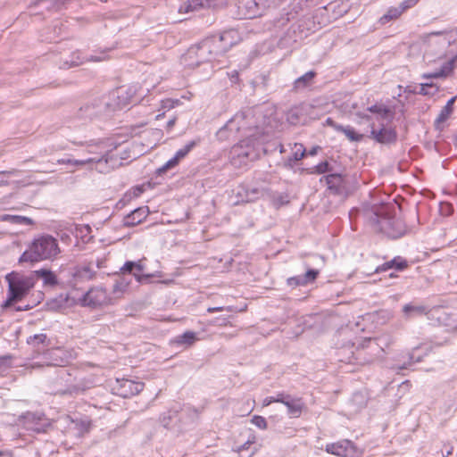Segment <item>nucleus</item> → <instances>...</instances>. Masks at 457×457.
Instances as JSON below:
<instances>
[{
    "label": "nucleus",
    "mask_w": 457,
    "mask_h": 457,
    "mask_svg": "<svg viewBox=\"0 0 457 457\" xmlns=\"http://www.w3.org/2000/svg\"><path fill=\"white\" fill-rule=\"evenodd\" d=\"M453 113V110L449 109V107H443L440 111L437 118L435 120V126L437 129H440V125L447 120L450 115Z\"/></svg>",
    "instance_id": "nucleus-37"
},
{
    "label": "nucleus",
    "mask_w": 457,
    "mask_h": 457,
    "mask_svg": "<svg viewBox=\"0 0 457 457\" xmlns=\"http://www.w3.org/2000/svg\"><path fill=\"white\" fill-rule=\"evenodd\" d=\"M204 7H219L226 4V0H201Z\"/></svg>",
    "instance_id": "nucleus-43"
},
{
    "label": "nucleus",
    "mask_w": 457,
    "mask_h": 457,
    "mask_svg": "<svg viewBox=\"0 0 457 457\" xmlns=\"http://www.w3.org/2000/svg\"><path fill=\"white\" fill-rule=\"evenodd\" d=\"M10 177L0 176V187L7 186L9 184L8 179Z\"/></svg>",
    "instance_id": "nucleus-58"
},
{
    "label": "nucleus",
    "mask_w": 457,
    "mask_h": 457,
    "mask_svg": "<svg viewBox=\"0 0 457 457\" xmlns=\"http://www.w3.org/2000/svg\"><path fill=\"white\" fill-rule=\"evenodd\" d=\"M287 0H238L239 13L245 19L262 15L266 11L279 7Z\"/></svg>",
    "instance_id": "nucleus-6"
},
{
    "label": "nucleus",
    "mask_w": 457,
    "mask_h": 457,
    "mask_svg": "<svg viewBox=\"0 0 457 457\" xmlns=\"http://www.w3.org/2000/svg\"><path fill=\"white\" fill-rule=\"evenodd\" d=\"M105 104L99 101H95L91 104H87L80 107L79 110V116L83 119H92L100 115L105 109Z\"/></svg>",
    "instance_id": "nucleus-16"
},
{
    "label": "nucleus",
    "mask_w": 457,
    "mask_h": 457,
    "mask_svg": "<svg viewBox=\"0 0 457 457\" xmlns=\"http://www.w3.org/2000/svg\"><path fill=\"white\" fill-rule=\"evenodd\" d=\"M352 450L353 444L350 440H342L337 443L328 444L326 445L327 453L339 457L348 456Z\"/></svg>",
    "instance_id": "nucleus-15"
},
{
    "label": "nucleus",
    "mask_w": 457,
    "mask_h": 457,
    "mask_svg": "<svg viewBox=\"0 0 457 457\" xmlns=\"http://www.w3.org/2000/svg\"><path fill=\"white\" fill-rule=\"evenodd\" d=\"M403 312L406 319H411L427 314V307L421 304L407 303L403 307Z\"/></svg>",
    "instance_id": "nucleus-23"
},
{
    "label": "nucleus",
    "mask_w": 457,
    "mask_h": 457,
    "mask_svg": "<svg viewBox=\"0 0 457 457\" xmlns=\"http://www.w3.org/2000/svg\"><path fill=\"white\" fill-rule=\"evenodd\" d=\"M288 21V17L282 18L280 21H278V26H284L285 24L287 23Z\"/></svg>",
    "instance_id": "nucleus-62"
},
{
    "label": "nucleus",
    "mask_w": 457,
    "mask_h": 457,
    "mask_svg": "<svg viewBox=\"0 0 457 457\" xmlns=\"http://www.w3.org/2000/svg\"><path fill=\"white\" fill-rule=\"evenodd\" d=\"M12 356L10 354L0 356V376H4L12 367Z\"/></svg>",
    "instance_id": "nucleus-36"
},
{
    "label": "nucleus",
    "mask_w": 457,
    "mask_h": 457,
    "mask_svg": "<svg viewBox=\"0 0 457 457\" xmlns=\"http://www.w3.org/2000/svg\"><path fill=\"white\" fill-rule=\"evenodd\" d=\"M106 59L105 55L102 54L101 55H90L88 57H82L79 52L73 53L71 58L66 59L61 65L60 68L62 69H70L71 67L79 66L84 63L87 61L90 62H102Z\"/></svg>",
    "instance_id": "nucleus-14"
},
{
    "label": "nucleus",
    "mask_w": 457,
    "mask_h": 457,
    "mask_svg": "<svg viewBox=\"0 0 457 457\" xmlns=\"http://www.w3.org/2000/svg\"><path fill=\"white\" fill-rule=\"evenodd\" d=\"M305 154V148L302 144L295 143L292 147V156L294 161L301 160Z\"/></svg>",
    "instance_id": "nucleus-38"
},
{
    "label": "nucleus",
    "mask_w": 457,
    "mask_h": 457,
    "mask_svg": "<svg viewBox=\"0 0 457 457\" xmlns=\"http://www.w3.org/2000/svg\"><path fill=\"white\" fill-rule=\"evenodd\" d=\"M382 338H364L357 346L355 360L360 364H368L379 358L384 353Z\"/></svg>",
    "instance_id": "nucleus-7"
},
{
    "label": "nucleus",
    "mask_w": 457,
    "mask_h": 457,
    "mask_svg": "<svg viewBox=\"0 0 457 457\" xmlns=\"http://www.w3.org/2000/svg\"><path fill=\"white\" fill-rule=\"evenodd\" d=\"M68 362L66 354L62 349H54L50 351L46 356V361L43 363L35 362L32 364V368H40L45 365L46 366H58L62 367Z\"/></svg>",
    "instance_id": "nucleus-13"
},
{
    "label": "nucleus",
    "mask_w": 457,
    "mask_h": 457,
    "mask_svg": "<svg viewBox=\"0 0 457 457\" xmlns=\"http://www.w3.org/2000/svg\"><path fill=\"white\" fill-rule=\"evenodd\" d=\"M144 192V188L142 186H137V187H133L130 191H129L126 195H125V198H127L128 200H131L133 198H137L142 193Z\"/></svg>",
    "instance_id": "nucleus-41"
},
{
    "label": "nucleus",
    "mask_w": 457,
    "mask_h": 457,
    "mask_svg": "<svg viewBox=\"0 0 457 457\" xmlns=\"http://www.w3.org/2000/svg\"><path fill=\"white\" fill-rule=\"evenodd\" d=\"M103 162L107 163L108 159L106 157V154L100 152V153H98V156L89 157V158L83 159V160H73V162H71V165L84 166L87 164L91 165L94 163L101 165Z\"/></svg>",
    "instance_id": "nucleus-27"
},
{
    "label": "nucleus",
    "mask_w": 457,
    "mask_h": 457,
    "mask_svg": "<svg viewBox=\"0 0 457 457\" xmlns=\"http://www.w3.org/2000/svg\"><path fill=\"white\" fill-rule=\"evenodd\" d=\"M86 390V386L80 383H73L71 376L66 370H58L57 378L49 389L54 395H77Z\"/></svg>",
    "instance_id": "nucleus-8"
},
{
    "label": "nucleus",
    "mask_w": 457,
    "mask_h": 457,
    "mask_svg": "<svg viewBox=\"0 0 457 457\" xmlns=\"http://www.w3.org/2000/svg\"><path fill=\"white\" fill-rule=\"evenodd\" d=\"M283 404L287 406V413L294 418H298L304 409V403L301 398H295L289 395H285Z\"/></svg>",
    "instance_id": "nucleus-18"
},
{
    "label": "nucleus",
    "mask_w": 457,
    "mask_h": 457,
    "mask_svg": "<svg viewBox=\"0 0 457 457\" xmlns=\"http://www.w3.org/2000/svg\"><path fill=\"white\" fill-rule=\"evenodd\" d=\"M287 120L291 123H296L298 121V109H292L287 114Z\"/></svg>",
    "instance_id": "nucleus-50"
},
{
    "label": "nucleus",
    "mask_w": 457,
    "mask_h": 457,
    "mask_svg": "<svg viewBox=\"0 0 457 457\" xmlns=\"http://www.w3.org/2000/svg\"><path fill=\"white\" fill-rule=\"evenodd\" d=\"M252 192L253 194L255 195L254 198L259 197V195H262V193L258 188H253ZM249 200H253V197L250 198Z\"/></svg>",
    "instance_id": "nucleus-61"
},
{
    "label": "nucleus",
    "mask_w": 457,
    "mask_h": 457,
    "mask_svg": "<svg viewBox=\"0 0 457 457\" xmlns=\"http://www.w3.org/2000/svg\"><path fill=\"white\" fill-rule=\"evenodd\" d=\"M316 172L319 174L326 173L331 170L329 164L328 162H322L319 163L316 167Z\"/></svg>",
    "instance_id": "nucleus-47"
},
{
    "label": "nucleus",
    "mask_w": 457,
    "mask_h": 457,
    "mask_svg": "<svg viewBox=\"0 0 457 457\" xmlns=\"http://www.w3.org/2000/svg\"><path fill=\"white\" fill-rule=\"evenodd\" d=\"M373 114L377 115V118L381 120H390L393 117V112L390 108L383 104H376L367 109Z\"/></svg>",
    "instance_id": "nucleus-22"
},
{
    "label": "nucleus",
    "mask_w": 457,
    "mask_h": 457,
    "mask_svg": "<svg viewBox=\"0 0 457 457\" xmlns=\"http://www.w3.org/2000/svg\"><path fill=\"white\" fill-rule=\"evenodd\" d=\"M394 204H382L377 207L370 216V221L374 229L386 234L392 238L404 235L406 228L402 220L395 215Z\"/></svg>",
    "instance_id": "nucleus-1"
},
{
    "label": "nucleus",
    "mask_w": 457,
    "mask_h": 457,
    "mask_svg": "<svg viewBox=\"0 0 457 457\" xmlns=\"http://www.w3.org/2000/svg\"><path fill=\"white\" fill-rule=\"evenodd\" d=\"M356 115H357L359 118H361V119L367 120H370V116H369V115H367V114H365V113H360V112H358Z\"/></svg>",
    "instance_id": "nucleus-63"
},
{
    "label": "nucleus",
    "mask_w": 457,
    "mask_h": 457,
    "mask_svg": "<svg viewBox=\"0 0 457 457\" xmlns=\"http://www.w3.org/2000/svg\"><path fill=\"white\" fill-rule=\"evenodd\" d=\"M214 56L213 46L212 41L205 39L200 44L191 46L182 56V63L189 68H195L201 63L210 62Z\"/></svg>",
    "instance_id": "nucleus-5"
},
{
    "label": "nucleus",
    "mask_w": 457,
    "mask_h": 457,
    "mask_svg": "<svg viewBox=\"0 0 457 457\" xmlns=\"http://www.w3.org/2000/svg\"><path fill=\"white\" fill-rule=\"evenodd\" d=\"M319 148H320L319 146H315V147L312 148L309 152V154L315 155L317 154Z\"/></svg>",
    "instance_id": "nucleus-64"
},
{
    "label": "nucleus",
    "mask_w": 457,
    "mask_h": 457,
    "mask_svg": "<svg viewBox=\"0 0 457 457\" xmlns=\"http://www.w3.org/2000/svg\"><path fill=\"white\" fill-rule=\"evenodd\" d=\"M327 122L332 126L337 131L342 132L350 141H360L362 138L361 134H358L353 128L350 126L344 127L342 125L336 124L330 118L327 120Z\"/></svg>",
    "instance_id": "nucleus-20"
},
{
    "label": "nucleus",
    "mask_w": 457,
    "mask_h": 457,
    "mask_svg": "<svg viewBox=\"0 0 457 457\" xmlns=\"http://www.w3.org/2000/svg\"><path fill=\"white\" fill-rule=\"evenodd\" d=\"M197 340L196 334L193 331H186L182 335L177 336L173 343L178 345H184L186 347H189L195 344Z\"/></svg>",
    "instance_id": "nucleus-25"
},
{
    "label": "nucleus",
    "mask_w": 457,
    "mask_h": 457,
    "mask_svg": "<svg viewBox=\"0 0 457 457\" xmlns=\"http://www.w3.org/2000/svg\"><path fill=\"white\" fill-rule=\"evenodd\" d=\"M129 281L126 280L124 278H118L113 287H112V293L117 296L120 297L129 287Z\"/></svg>",
    "instance_id": "nucleus-34"
},
{
    "label": "nucleus",
    "mask_w": 457,
    "mask_h": 457,
    "mask_svg": "<svg viewBox=\"0 0 457 457\" xmlns=\"http://www.w3.org/2000/svg\"><path fill=\"white\" fill-rule=\"evenodd\" d=\"M203 7L204 5L201 0H188L179 7V12L181 13H189L195 12Z\"/></svg>",
    "instance_id": "nucleus-30"
},
{
    "label": "nucleus",
    "mask_w": 457,
    "mask_h": 457,
    "mask_svg": "<svg viewBox=\"0 0 457 457\" xmlns=\"http://www.w3.org/2000/svg\"><path fill=\"white\" fill-rule=\"evenodd\" d=\"M96 270L91 264L84 265L76 271V276L80 279L89 280L95 277Z\"/></svg>",
    "instance_id": "nucleus-31"
},
{
    "label": "nucleus",
    "mask_w": 457,
    "mask_h": 457,
    "mask_svg": "<svg viewBox=\"0 0 457 457\" xmlns=\"http://www.w3.org/2000/svg\"><path fill=\"white\" fill-rule=\"evenodd\" d=\"M407 267L406 261L403 260L401 257L395 258L389 262H385L381 267L377 269L378 271H385L389 269H395L396 270H403Z\"/></svg>",
    "instance_id": "nucleus-28"
},
{
    "label": "nucleus",
    "mask_w": 457,
    "mask_h": 457,
    "mask_svg": "<svg viewBox=\"0 0 457 457\" xmlns=\"http://www.w3.org/2000/svg\"><path fill=\"white\" fill-rule=\"evenodd\" d=\"M260 137L257 134H246V138L234 145L232 154L239 158L254 159L257 156L255 146L259 144Z\"/></svg>",
    "instance_id": "nucleus-10"
},
{
    "label": "nucleus",
    "mask_w": 457,
    "mask_h": 457,
    "mask_svg": "<svg viewBox=\"0 0 457 457\" xmlns=\"http://www.w3.org/2000/svg\"><path fill=\"white\" fill-rule=\"evenodd\" d=\"M253 116L251 112H238L234 115L218 132L217 137L220 140L236 139L237 134L242 130L246 137L247 131L252 130V121ZM256 132L253 134L259 135V127H255Z\"/></svg>",
    "instance_id": "nucleus-4"
},
{
    "label": "nucleus",
    "mask_w": 457,
    "mask_h": 457,
    "mask_svg": "<svg viewBox=\"0 0 457 457\" xmlns=\"http://www.w3.org/2000/svg\"><path fill=\"white\" fill-rule=\"evenodd\" d=\"M5 280L8 283V295L2 304L3 309H7L14 303L22 300L34 287L33 278L18 272L8 273Z\"/></svg>",
    "instance_id": "nucleus-3"
},
{
    "label": "nucleus",
    "mask_w": 457,
    "mask_h": 457,
    "mask_svg": "<svg viewBox=\"0 0 457 457\" xmlns=\"http://www.w3.org/2000/svg\"><path fill=\"white\" fill-rule=\"evenodd\" d=\"M255 442V436H253L252 438H249L244 445H242L239 448H238V452H241L242 450L244 449H247L249 447V445H251L252 444H253Z\"/></svg>",
    "instance_id": "nucleus-55"
},
{
    "label": "nucleus",
    "mask_w": 457,
    "mask_h": 457,
    "mask_svg": "<svg viewBox=\"0 0 457 457\" xmlns=\"http://www.w3.org/2000/svg\"><path fill=\"white\" fill-rule=\"evenodd\" d=\"M36 275L43 280L46 286H55L57 284L56 275L49 270H39L35 271Z\"/></svg>",
    "instance_id": "nucleus-29"
},
{
    "label": "nucleus",
    "mask_w": 457,
    "mask_h": 457,
    "mask_svg": "<svg viewBox=\"0 0 457 457\" xmlns=\"http://www.w3.org/2000/svg\"><path fill=\"white\" fill-rule=\"evenodd\" d=\"M80 302L83 306L92 308L112 303V297L103 287L90 288L80 299Z\"/></svg>",
    "instance_id": "nucleus-9"
},
{
    "label": "nucleus",
    "mask_w": 457,
    "mask_h": 457,
    "mask_svg": "<svg viewBox=\"0 0 457 457\" xmlns=\"http://www.w3.org/2000/svg\"><path fill=\"white\" fill-rule=\"evenodd\" d=\"M57 240L50 235L36 237L28 250L20 257V262H37L45 260H54L60 253Z\"/></svg>",
    "instance_id": "nucleus-2"
},
{
    "label": "nucleus",
    "mask_w": 457,
    "mask_h": 457,
    "mask_svg": "<svg viewBox=\"0 0 457 457\" xmlns=\"http://www.w3.org/2000/svg\"><path fill=\"white\" fill-rule=\"evenodd\" d=\"M285 395L286 394H284V393H279L277 395V396H268V397L264 398V400L262 402V405L268 406V405L271 404L272 403H283Z\"/></svg>",
    "instance_id": "nucleus-40"
},
{
    "label": "nucleus",
    "mask_w": 457,
    "mask_h": 457,
    "mask_svg": "<svg viewBox=\"0 0 457 457\" xmlns=\"http://www.w3.org/2000/svg\"><path fill=\"white\" fill-rule=\"evenodd\" d=\"M323 179L326 181L328 187L337 193L341 192L345 187V179L339 173L329 174L325 176Z\"/></svg>",
    "instance_id": "nucleus-21"
},
{
    "label": "nucleus",
    "mask_w": 457,
    "mask_h": 457,
    "mask_svg": "<svg viewBox=\"0 0 457 457\" xmlns=\"http://www.w3.org/2000/svg\"><path fill=\"white\" fill-rule=\"evenodd\" d=\"M315 73L313 71H308L303 76L299 77L295 80V87L296 89L303 88L307 87L313 79Z\"/></svg>",
    "instance_id": "nucleus-33"
},
{
    "label": "nucleus",
    "mask_w": 457,
    "mask_h": 457,
    "mask_svg": "<svg viewBox=\"0 0 457 457\" xmlns=\"http://www.w3.org/2000/svg\"><path fill=\"white\" fill-rule=\"evenodd\" d=\"M455 100H456V96L452 97L451 99L448 100V102L446 103L445 107H449V109L453 111V104L455 103Z\"/></svg>",
    "instance_id": "nucleus-57"
},
{
    "label": "nucleus",
    "mask_w": 457,
    "mask_h": 457,
    "mask_svg": "<svg viewBox=\"0 0 457 457\" xmlns=\"http://www.w3.org/2000/svg\"><path fill=\"white\" fill-rule=\"evenodd\" d=\"M433 87V85L430 84V83H423L420 85V93L422 94V95H429L431 94L429 91H428V88H431Z\"/></svg>",
    "instance_id": "nucleus-54"
},
{
    "label": "nucleus",
    "mask_w": 457,
    "mask_h": 457,
    "mask_svg": "<svg viewBox=\"0 0 457 457\" xmlns=\"http://www.w3.org/2000/svg\"><path fill=\"white\" fill-rule=\"evenodd\" d=\"M179 162V161L174 156L172 157L171 159H170L163 166L162 168L161 169V170H167L170 168H173L174 166H176L178 163Z\"/></svg>",
    "instance_id": "nucleus-51"
},
{
    "label": "nucleus",
    "mask_w": 457,
    "mask_h": 457,
    "mask_svg": "<svg viewBox=\"0 0 457 457\" xmlns=\"http://www.w3.org/2000/svg\"><path fill=\"white\" fill-rule=\"evenodd\" d=\"M195 145H196L195 141H190L184 147H182L181 149L178 150L174 156L179 161L182 160L184 157H186L187 155V154L192 150V148Z\"/></svg>",
    "instance_id": "nucleus-39"
},
{
    "label": "nucleus",
    "mask_w": 457,
    "mask_h": 457,
    "mask_svg": "<svg viewBox=\"0 0 457 457\" xmlns=\"http://www.w3.org/2000/svg\"><path fill=\"white\" fill-rule=\"evenodd\" d=\"M21 171L16 169L9 170H2L0 171V176L12 177L20 174Z\"/></svg>",
    "instance_id": "nucleus-53"
},
{
    "label": "nucleus",
    "mask_w": 457,
    "mask_h": 457,
    "mask_svg": "<svg viewBox=\"0 0 457 457\" xmlns=\"http://www.w3.org/2000/svg\"><path fill=\"white\" fill-rule=\"evenodd\" d=\"M238 37L237 31L234 29H230L228 31H224L219 37H213L212 38H207L208 41H212L213 46V51L216 55L220 54H224L227 52L233 45L237 43V39Z\"/></svg>",
    "instance_id": "nucleus-11"
},
{
    "label": "nucleus",
    "mask_w": 457,
    "mask_h": 457,
    "mask_svg": "<svg viewBox=\"0 0 457 457\" xmlns=\"http://www.w3.org/2000/svg\"><path fill=\"white\" fill-rule=\"evenodd\" d=\"M135 270L137 272L134 273V276L137 278V280L140 282L143 276L140 275L139 272L143 271V270H144V265L142 263V261H138V262H136Z\"/></svg>",
    "instance_id": "nucleus-49"
},
{
    "label": "nucleus",
    "mask_w": 457,
    "mask_h": 457,
    "mask_svg": "<svg viewBox=\"0 0 457 457\" xmlns=\"http://www.w3.org/2000/svg\"><path fill=\"white\" fill-rule=\"evenodd\" d=\"M72 162H73L72 159H59V160H57V163H59V164H69V165H71Z\"/></svg>",
    "instance_id": "nucleus-59"
},
{
    "label": "nucleus",
    "mask_w": 457,
    "mask_h": 457,
    "mask_svg": "<svg viewBox=\"0 0 457 457\" xmlns=\"http://www.w3.org/2000/svg\"><path fill=\"white\" fill-rule=\"evenodd\" d=\"M418 0H406L399 7H391L386 14L380 18V22L386 24L388 21L398 18L406 9L411 7Z\"/></svg>",
    "instance_id": "nucleus-17"
},
{
    "label": "nucleus",
    "mask_w": 457,
    "mask_h": 457,
    "mask_svg": "<svg viewBox=\"0 0 457 457\" xmlns=\"http://www.w3.org/2000/svg\"><path fill=\"white\" fill-rule=\"evenodd\" d=\"M446 76V71L445 69H440L438 71L427 73L423 75V78L426 79H433V78H442Z\"/></svg>",
    "instance_id": "nucleus-48"
},
{
    "label": "nucleus",
    "mask_w": 457,
    "mask_h": 457,
    "mask_svg": "<svg viewBox=\"0 0 457 457\" xmlns=\"http://www.w3.org/2000/svg\"><path fill=\"white\" fill-rule=\"evenodd\" d=\"M136 262H126L120 269L122 272H131L135 269Z\"/></svg>",
    "instance_id": "nucleus-52"
},
{
    "label": "nucleus",
    "mask_w": 457,
    "mask_h": 457,
    "mask_svg": "<svg viewBox=\"0 0 457 457\" xmlns=\"http://www.w3.org/2000/svg\"><path fill=\"white\" fill-rule=\"evenodd\" d=\"M46 339V336L45 334H36L28 338L29 344H43Z\"/></svg>",
    "instance_id": "nucleus-44"
},
{
    "label": "nucleus",
    "mask_w": 457,
    "mask_h": 457,
    "mask_svg": "<svg viewBox=\"0 0 457 457\" xmlns=\"http://www.w3.org/2000/svg\"><path fill=\"white\" fill-rule=\"evenodd\" d=\"M371 137L381 144H389L396 139V132L388 128H382L379 130H376L371 125Z\"/></svg>",
    "instance_id": "nucleus-19"
},
{
    "label": "nucleus",
    "mask_w": 457,
    "mask_h": 457,
    "mask_svg": "<svg viewBox=\"0 0 457 457\" xmlns=\"http://www.w3.org/2000/svg\"><path fill=\"white\" fill-rule=\"evenodd\" d=\"M41 417L37 416L34 413H27L25 416V426L28 429H30L32 431L40 432L42 431V427L38 426L37 424L34 425V421L40 420Z\"/></svg>",
    "instance_id": "nucleus-32"
},
{
    "label": "nucleus",
    "mask_w": 457,
    "mask_h": 457,
    "mask_svg": "<svg viewBox=\"0 0 457 457\" xmlns=\"http://www.w3.org/2000/svg\"><path fill=\"white\" fill-rule=\"evenodd\" d=\"M144 386L145 384L140 381L128 378H117L113 390L118 395L123 398H129L139 394L144 389Z\"/></svg>",
    "instance_id": "nucleus-12"
},
{
    "label": "nucleus",
    "mask_w": 457,
    "mask_h": 457,
    "mask_svg": "<svg viewBox=\"0 0 457 457\" xmlns=\"http://www.w3.org/2000/svg\"><path fill=\"white\" fill-rule=\"evenodd\" d=\"M251 422L256 426L257 428H261V429H266L267 428V421L266 420L262 417V416H258V415H255L252 418L251 420Z\"/></svg>",
    "instance_id": "nucleus-42"
},
{
    "label": "nucleus",
    "mask_w": 457,
    "mask_h": 457,
    "mask_svg": "<svg viewBox=\"0 0 457 457\" xmlns=\"http://www.w3.org/2000/svg\"><path fill=\"white\" fill-rule=\"evenodd\" d=\"M0 221H7L12 224L16 225H25V226H30L34 224V221L26 216H21V215H10V214H4L0 216Z\"/></svg>",
    "instance_id": "nucleus-26"
},
{
    "label": "nucleus",
    "mask_w": 457,
    "mask_h": 457,
    "mask_svg": "<svg viewBox=\"0 0 457 457\" xmlns=\"http://www.w3.org/2000/svg\"><path fill=\"white\" fill-rule=\"evenodd\" d=\"M230 311L231 308L230 307H224V306H219V307H210L207 309V312L212 313V312H222V311Z\"/></svg>",
    "instance_id": "nucleus-56"
},
{
    "label": "nucleus",
    "mask_w": 457,
    "mask_h": 457,
    "mask_svg": "<svg viewBox=\"0 0 457 457\" xmlns=\"http://www.w3.org/2000/svg\"><path fill=\"white\" fill-rule=\"evenodd\" d=\"M304 267L306 268V272L302 275L303 281L304 282V286H307L310 283H312L320 274L319 270L311 269L307 263H304Z\"/></svg>",
    "instance_id": "nucleus-35"
},
{
    "label": "nucleus",
    "mask_w": 457,
    "mask_h": 457,
    "mask_svg": "<svg viewBox=\"0 0 457 457\" xmlns=\"http://www.w3.org/2000/svg\"><path fill=\"white\" fill-rule=\"evenodd\" d=\"M176 123V118H172L170 119L168 122H167V129H170Z\"/></svg>",
    "instance_id": "nucleus-60"
},
{
    "label": "nucleus",
    "mask_w": 457,
    "mask_h": 457,
    "mask_svg": "<svg viewBox=\"0 0 457 457\" xmlns=\"http://www.w3.org/2000/svg\"><path fill=\"white\" fill-rule=\"evenodd\" d=\"M287 285L290 287L304 286L302 276H295L287 278Z\"/></svg>",
    "instance_id": "nucleus-45"
},
{
    "label": "nucleus",
    "mask_w": 457,
    "mask_h": 457,
    "mask_svg": "<svg viewBox=\"0 0 457 457\" xmlns=\"http://www.w3.org/2000/svg\"><path fill=\"white\" fill-rule=\"evenodd\" d=\"M149 214L148 207H140L134 210L126 218V223L128 225H136L143 221Z\"/></svg>",
    "instance_id": "nucleus-24"
},
{
    "label": "nucleus",
    "mask_w": 457,
    "mask_h": 457,
    "mask_svg": "<svg viewBox=\"0 0 457 457\" xmlns=\"http://www.w3.org/2000/svg\"><path fill=\"white\" fill-rule=\"evenodd\" d=\"M428 37H442V40L443 41V44L444 45H449L450 44V38L447 37V34L445 33V32H431L430 34L428 35Z\"/></svg>",
    "instance_id": "nucleus-46"
}]
</instances>
